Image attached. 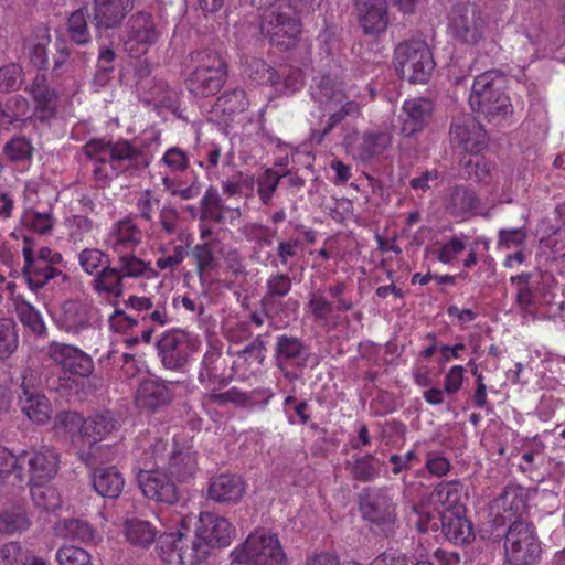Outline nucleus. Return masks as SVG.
Instances as JSON below:
<instances>
[{
  "mask_svg": "<svg viewBox=\"0 0 565 565\" xmlns=\"http://www.w3.org/2000/svg\"><path fill=\"white\" fill-rule=\"evenodd\" d=\"M502 507L509 515H497L493 520L497 525H504L509 520L510 525L505 531L504 554L509 565H536L542 555L541 542L532 523L521 519L525 509L523 489L520 487H507L500 495Z\"/></svg>",
  "mask_w": 565,
  "mask_h": 565,
  "instance_id": "f257e3e1",
  "label": "nucleus"
},
{
  "mask_svg": "<svg viewBox=\"0 0 565 565\" xmlns=\"http://www.w3.org/2000/svg\"><path fill=\"white\" fill-rule=\"evenodd\" d=\"M507 88L508 78L500 70L477 75L468 98L470 108L489 122L509 118L513 114V106Z\"/></svg>",
  "mask_w": 565,
  "mask_h": 565,
  "instance_id": "f03ea898",
  "label": "nucleus"
},
{
  "mask_svg": "<svg viewBox=\"0 0 565 565\" xmlns=\"http://www.w3.org/2000/svg\"><path fill=\"white\" fill-rule=\"evenodd\" d=\"M322 0H279L270 4L263 15V32L269 38L270 44L281 50L295 45L300 34V22L295 15L309 13L320 6Z\"/></svg>",
  "mask_w": 565,
  "mask_h": 565,
  "instance_id": "7ed1b4c3",
  "label": "nucleus"
},
{
  "mask_svg": "<svg viewBox=\"0 0 565 565\" xmlns=\"http://www.w3.org/2000/svg\"><path fill=\"white\" fill-rule=\"evenodd\" d=\"M84 151L87 157L98 163L111 162L114 170H120L128 177L139 174L149 166L146 153L125 139L115 142L92 139L84 146Z\"/></svg>",
  "mask_w": 565,
  "mask_h": 565,
  "instance_id": "20e7f679",
  "label": "nucleus"
},
{
  "mask_svg": "<svg viewBox=\"0 0 565 565\" xmlns=\"http://www.w3.org/2000/svg\"><path fill=\"white\" fill-rule=\"evenodd\" d=\"M193 70L186 78L189 92L196 97L214 96L226 82L227 65L224 58L210 50L191 54Z\"/></svg>",
  "mask_w": 565,
  "mask_h": 565,
  "instance_id": "39448f33",
  "label": "nucleus"
},
{
  "mask_svg": "<svg viewBox=\"0 0 565 565\" xmlns=\"http://www.w3.org/2000/svg\"><path fill=\"white\" fill-rule=\"evenodd\" d=\"M358 507L361 516L373 531L386 537L394 533L397 512L396 503L386 487H366L358 494Z\"/></svg>",
  "mask_w": 565,
  "mask_h": 565,
  "instance_id": "423d86ee",
  "label": "nucleus"
},
{
  "mask_svg": "<svg viewBox=\"0 0 565 565\" xmlns=\"http://www.w3.org/2000/svg\"><path fill=\"white\" fill-rule=\"evenodd\" d=\"M231 556L233 562L246 565H287V556L277 535L266 530L250 533Z\"/></svg>",
  "mask_w": 565,
  "mask_h": 565,
  "instance_id": "0eeeda50",
  "label": "nucleus"
},
{
  "mask_svg": "<svg viewBox=\"0 0 565 565\" xmlns=\"http://www.w3.org/2000/svg\"><path fill=\"white\" fill-rule=\"evenodd\" d=\"M396 71L409 83H427L435 61L427 43L423 40H409L399 43L394 52Z\"/></svg>",
  "mask_w": 565,
  "mask_h": 565,
  "instance_id": "6e6552de",
  "label": "nucleus"
},
{
  "mask_svg": "<svg viewBox=\"0 0 565 565\" xmlns=\"http://www.w3.org/2000/svg\"><path fill=\"white\" fill-rule=\"evenodd\" d=\"M311 355L310 345L301 337L281 333L275 339L273 348L275 365L290 383L301 377V372L308 366Z\"/></svg>",
  "mask_w": 565,
  "mask_h": 565,
  "instance_id": "1a4fd4ad",
  "label": "nucleus"
},
{
  "mask_svg": "<svg viewBox=\"0 0 565 565\" xmlns=\"http://www.w3.org/2000/svg\"><path fill=\"white\" fill-rule=\"evenodd\" d=\"M22 254L24 257L22 274L32 290L36 291L42 289L51 280L57 285L68 280L67 274L56 267L50 266L51 248L42 247L39 249L38 254L34 255L31 241L29 237H25Z\"/></svg>",
  "mask_w": 565,
  "mask_h": 565,
  "instance_id": "9d476101",
  "label": "nucleus"
},
{
  "mask_svg": "<svg viewBox=\"0 0 565 565\" xmlns=\"http://www.w3.org/2000/svg\"><path fill=\"white\" fill-rule=\"evenodd\" d=\"M448 30L461 43L476 45L483 38L488 22L480 9L472 3L452 6L448 15Z\"/></svg>",
  "mask_w": 565,
  "mask_h": 565,
  "instance_id": "9b49d317",
  "label": "nucleus"
},
{
  "mask_svg": "<svg viewBox=\"0 0 565 565\" xmlns=\"http://www.w3.org/2000/svg\"><path fill=\"white\" fill-rule=\"evenodd\" d=\"M234 379V370L223 354L220 341H210L198 371L199 383L210 392L214 387L222 390Z\"/></svg>",
  "mask_w": 565,
  "mask_h": 565,
  "instance_id": "f8f14e48",
  "label": "nucleus"
},
{
  "mask_svg": "<svg viewBox=\"0 0 565 565\" xmlns=\"http://www.w3.org/2000/svg\"><path fill=\"white\" fill-rule=\"evenodd\" d=\"M182 532H170L159 535L156 550L159 557L170 565L196 564L206 558V548L191 541Z\"/></svg>",
  "mask_w": 565,
  "mask_h": 565,
  "instance_id": "ddd939ff",
  "label": "nucleus"
},
{
  "mask_svg": "<svg viewBox=\"0 0 565 565\" xmlns=\"http://www.w3.org/2000/svg\"><path fill=\"white\" fill-rule=\"evenodd\" d=\"M160 38L153 15L146 11L132 14L127 24L124 49L131 57L146 54Z\"/></svg>",
  "mask_w": 565,
  "mask_h": 565,
  "instance_id": "4468645a",
  "label": "nucleus"
},
{
  "mask_svg": "<svg viewBox=\"0 0 565 565\" xmlns=\"http://www.w3.org/2000/svg\"><path fill=\"white\" fill-rule=\"evenodd\" d=\"M488 135L483 126L470 114L452 117L449 127V141L454 148L468 153H479L488 146Z\"/></svg>",
  "mask_w": 565,
  "mask_h": 565,
  "instance_id": "2eb2a0df",
  "label": "nucleus"
},
{
  "mask_svg": "<svg viewBox=\"0 0 565 565\" xmlns=\"http://www.w3.org/2000/svg\"><path fill=\"white\" fill-rule=\"evenodd\" d=\"M234 535L235 529L226 518L212 512H201L193 542L206 548L207 556L210 548L228 546Z\"/></svg>",
  "mask_w": 565,
  "mask_h": 565,
  "instance_id": "dca6fc26",
  "label": "nucleus"
},
{
  "mask_svg": "<svg viewBox=\"0 0 565 565\" xmlns=\"http://www.w3.org/2000/svg\"><path fill=\"white\" fill-rule=\"evenodd\" d=\"M36 377L32 370L22 374L21 395L19 404L22 413L38 425L46 424L52 415V405L49 398L39 392L35 385Z\"/></svg>",
  "mask_w": 565,
  "mask_h": 565,
  "instance_id": "f3484780",
  "label": "nucleus"
},
{
  "mask_svg": "<svg viewBox=\"0 0 565 565\" xmlns=\"http://www.w3.org/2000/svg\"><path fill=\"white\" fill-rule=\"evenodd\" d=\"M185 381L143 380L136 393L138 407L157 411L169 405L175 396L177 388H186Z\"/></svg>",
  "mask_w": 565,
  "mask_h": 565,
  "instance_id": "a211bd4d",
  "label": "nucleus"
},
{
  "mask_svg": "<svg viewBox=\"0 0 565 565\" xmlns=\"http://www.w3.org/2000/svg\"><path fill=\"white\" fill-rule=\"evenodd\" d=\"M137 481L148 499L167 505H173L180 499L175 483L161 470L141 469L137 473Z\"/></svg>",
  "mask_w": 565,
  "mask_h": 565,
  "instance_id": "6ab92c4d",
  "label": "nucleus"
},
{
  "mask_svg": "<svg viewBox=\"0 0 565 565\" xmlns=\"http://www.w3.org/2000/svg\"><path fill=\"white\" fill-rule=\"evenodd\" d=\"M29 467V483L49 482L58 471L60 455L50 446H41L21 452V466Z\"/></svg>",
  "mask_w": 565,
  "mask_h": 565,
  "instance_id": "aec40b11",
  "label": "nucleus"
},
{
  "mask_svg": "<svg viewBox=\"0 0 565 565\" xmlns=\"http://www.w3.org/2000/svg\"><path fill=\"white\" fill-rule=\"evenodd\" d=\"M134 6V0H93L89 19L95 31L119 28Z\"/></svg>",
  "mask_w": 565,
  "mask_h": 565,
  "instance_id": "412c9836",
  "label": "nucleus"
},
{
  "mask_svg": "<svg viewBox=\"0 0 565 565\" xmlns=\"http://www.w3.org/2000/svg\"><path fill=\"white\" fill-rule=\"evenodd\" d=\"M358 22L366 35L384 33L390 23L387 0H354Z\"/></svg>",
  "mask_w": 565,
  "mask_h": 565,
  "instance_id": "4be33fe9",
  "label": "nucleus"
},
{
  "mask_svg": "<svg viewBox=\"0 0 565 565\" xmlns=\"http://www.w3.org/2000/svg\"><path fill=\"white\" fill-rule=\"evenodd\" d=\"M49 354L65 372L71 374L86 377L94 371L92 358L74 345L52 342L49 347Z\"/></svg>",
  "mask_w": 565,
  "mask_h": 565,
  "instance_id": "5701e85b",
  "label": "nucleus"
},
{
  "mask_svg": "<svg viewBox=\"0 0 565 565\" xmlns=\"http://www.w3.org/2000/svg\"><path fill=\"white\" fill-rule=\"evenodd\" d=\"M157 349L164 367L182 369L189 361V342L182 331H168L157 342Z\"/></svg>",
  "mask_w": 565,
  "mask_h": 565,
  "instance_id": "b1692460",
  "label": "nucleus"
},
{
  "mask_svg": "<svg viewBox=\"0 0 565 565\" xmlns=\"http://www.w3.org/2000/svg\"><path fill=\"white\" fill-rule=\"evenodd\" d=\"M142 242V232L130 217L116 222L105 241L108 248L120 255L134 252Z\"/></svg>",
  "mask_w": 565,
  "mask_h": 565,
  "instance_id": "393cba45",
  "label": "nucleus"
},
{
  "mask_svg": "<svg viewBox=\"0 0 565 565\" xmlns=\"http://www.w3.org/2000/svg\"><path fill=\"white\" fill-rule=\"evenodd\" d=\"M245 493V483L237 475L221 473L211 478L207 499L222 504L238 502Z\"/></svg>",
  "mask_w": 565,
  "mask_h": 565,
  "instance_id": "a878e982",
  "label": "nucleus"
},
{
  "mask_svg": "<svg viewBox=\"0 0 565 565\" xmlns=\"http://www.w3.org/2000/svg\"><path fill=\"white\" fill-rule=\"evenodd\" d=\"M433 103L428 98L408 99L403 105V124L401 131L405 137L423 130L433 114Z\"/></svg>",
  "mask_w": 565,
  "mask_h": 565,
  "instance_id": "bb28decb",
  "label": "nucleus"
},
{
  "mask_svg": "<svg viewBox=\"0 0 565 565\" xmlns=\"http://www.w3.org/2000/svg\"><path fill=\"white\" fill-rule=\"evenodd\" d=\"M392 145V135L387 130L365 131L352 148V156L366 162L383 154Z\"/></svg>",
  "mask_w": 565,
  "mask_h": 565,
  "instance_id": "cd10ccee",
  "label": "nucleus"
},
{
  "mask_svg": "<svg viewBox=\"0 0 565 565\" xmlns=\"http://www.w3.org/2000/svg\"><path fill=\"white\" fill-rule=\"evenodd\" d=\"M478 205L479 198L476 192L463 184L449 188L444 200L446 212L454 217L466 218Z\"/></svg>",
  "mask_w": 565,
  "mask_h": 565,
  "instance_id": "c85d7f7f",
  "label": "nucleus"
},
{
  "mask_svg": "<svg viewBox=\"0 0 565 565\" xmlns=\"http://www.w3.org/2000/svg\"><path fill=\"white\" fill-rule=\"evenodd\" d=\"M92 307L79 300H66L61 306L57 324L67 332H79L90 326Z\"/></svg>",
  "mask_w": 565,
  "mask_h": 565,
  "instance_id": "c756f323",
  "label": "nucleus"
},
{
  "mask_svg": "<svg viewBox=\"0 0 565 565\" xmlns=\"http://www.w3.org/2000/svg\"><path fill=\"white\" fill-rule=\"evenodd\" d=\"M441 531L455 544H467L475 537L472 523L466 518V513L441 512Z\"/></svg>",
  "mask_w": 565,
  "mask_h": 565,
  "instance_id": "7c9ffc66",
  "label": "nucleus"
},
{
  "mask_svg": "<svg viewBox=\"0 0 565 565\" xmlns=\"http://www.w3.org/2000/svg\"><path fill=\"white\" fill-rule=\"evenodd\" d=\"M463 486L458 480L438 483L431 494L430 502L444 507L441 512H459L466 513L462 503Z\"/></svg>",
  "mask_w": 565,
  "mask_h": 565,
  "instance_id": "2f4dec72",
  "label": "nucleus"
},
{
  "mask_svg": "<svg viewBox=\"0 0 565 565\" xmlns=\"http://www.w3.org/2000/svg\"><path fill=\"white\" fill-rule=\"evenodd\" d=\"M249 99L243 88L236 87L225 90L217 97L213 106V113L220 114L225 122L232 121L235 116L246 111Z\"/></svg>",
  "mask_w": 565,
  "mask_h": 565,
  "instance_id": "473e14b6",
  "label": "nucleus"
},
{
  "mask_svg": "<svg viewBox=\"0 0 565 565\" xmlns=\"http://www.w3.org/2000/svg\"><path fill=\"white\" fill-rule=\"evenodd\" d=\"M92 481L96 492L108 499H117L125 487V479L116 467L96 468Z\"/></svg>",
  "mask_w": 565,
  "mask_h": 565,
  "instance_id": "72a5a7b5",
  "label": "nucleus"
},
{
  "mask_svg": "<svg viewBox=\"0 0 565 565\" xmlns=\"http://www.w3.org/2000/svg\"><path fill=\"white\" fill-rule=\"evenodd\" d=\"M167 469L171 476L181 481L192 478L198 470L196 452L191 448L173 450Z\"/></svg>",
  "mask_w": 565,
  "mask_h": 565,
  "instance_id": "f704fd0d",
  "label": "nucleus"
},
{
  "mask_svg": "<svg viewBox=\"0 0 565 565\" xmlns=\"http://www.w3.org/2000/svg\"><path fill=\"white\" fill-rule=\"evenodd\" d=\"M259 303L262 309L265 310L270 326L276 328L280 324H287L298 309V301L291 298L260 299Z\"/></svg>",
  "mask_w": 565,
  "mask_h": 565,
  "instance_id": "c9c22d12",
  "label": "nucleus"
},
{
  "mask_svg": "<svg viewBox=\"0 0 565 565\" xmlns=\"http://www.w3.org/2000/svg\"><path fill=\"white\" fill-rule=\"evenodd\" d=\"M90 12L87 7H82L73 11L66 22V34L70 41L78 46L87 45L92 42V34L88 28Z\"/></svg>",
  "mask_w": 565,
  "mask_h": 565,
  "instance_id": "e433bc0d",
  "label": "nucleus"
},
{
  "mask_svg": "<svg viewBox=\"0 0 565 565\" xmlns=\"http://www.w3.org/2000/svg\"><path fill=\"white\" fill-rule=\"evenodd\" d=\"M118 422L110 412H103L84 419L83 437L96 443L117 429Z\"/></svg>",
  "mask_w": 565,
  "mask_h": 565,
  "instance_id": "4c0bfd02",
  "label": "nucleus"
},
{
  "mask_svg": "<svg viewBox=\"0 0 565 565\" xmlns=\"http://www.w3.org/2000/svg\"><path fill=\"white\" fill-rule=\"evenodd\" d=\"M375 457L371 454L355 457L353 460L345 461V470L353 480L369 483L376 480L380 475V468L375 465Z\"/></svg>",
  "mask_w": 565,
  "mask_h": 565,
  "instance_id": "58836bf2",
  "label": "nucleus"
},
{
  "mask_svg": "<svg viewBox=\"0 0 565 565\" xmlns=\"http://www.w3.org/2000/svg\"><path fill=\"white\" fill-rule=\"evenodd\" d=\"M124 276L118 267L108 265L100 269L93 280V289L98 294H107L114 297H120L124 292Z\"/></svg>",
  "mask_w": 565,
  "mask_h": 565,
  "instance_id": "ea45409f",
  "label": "nucleus"
},
{
  "mask_svg": "<svg viewBox=\"0 0 565 565\" xmlns=\"http://www.w3.org/2000/svg\"><path fill=\"white\" fill-rule=\"evenodd\" d=\"M32 522L22 507H15L0 512V534L13 535L22 533L31 526Z\"/></svg>",
  "mask_w": 565,
  "mask_h": 565,
  "instance_id": "a19ab883",
  "label": "nucleus"
},
{
  "mask_svg": "<svg viewBox=\"0 0 565 565\" xmlns=\"http://www.w3.org/2000/svg\"><path fill=\"white\" fill-rule=\"evenodd\" d=\"M47 482H33L30 484V494L35 508L52 512L61 507V497L55 488Z\"/></svg>",
  "mask_w": 565,
  "mask_h": 565,
  "instance_id": "79ce46f5",
  "label": "nucleus"
},
{
  "mask_svg": "<svg viewBox=\"0 0 565 565\" xmlns=\"http://www.w3.org/2000/svg\"><path fill=\"white\" fill-rule=\"evenodd\" d=\"M312 97L327 110H333L347 99L342 89L338 88L330 77L320 79L312 92Z\"/></svg>",
  "mask_w": 565,
  "mask_h": 565,
  "instance_id": "37998d69",
  "label": "nucleus"
},
{
  "mask_svg": "<svg viewBox=\"0 0 565 565\" xmlns=\"http://www.w3.org/2000/svg\"><path fill=\"white\" fill-rule=\"evenodd\" d=\"M126 537L135 545L147 547L154 542L158 531L148 521L131 519L126 521Z\"/></svg>",
  "mask_w": 565,
  "mask_h": 565,
  "instance_id": "c03bdc74",
  "label": "nucleus"
},
{
  "mask_svg": "<svg viewBox=\"0 0 565 565\" xmlns=\"http://www.w3.org/2000/svg\"><path fill=\"white\" fill-rule=\"evenodd\" d=\"M53 430L58 436L72 437L84 430V418L76 412L63 411L55 415Z\"/></svg>",
  "mask_w": 565,
  "mask_h": 565,
  "instance_id": "a18cd8bd",
  "label": "nucleus"
},
{
  "mask_svg": "<svg viewBox=\"0 0 565 565\" xmlns=\"http://www.w3.org/2000/svg\"><path fill=\"white\" fill-rule=\"evenodd\" d=\"M462 170L467 179L488 184L492 180L494 163L484 157L477 159L469 158L468 160L462 161Z\"/></svg>",
  "mask_w": 565,
  "mask_h": 565,
  "instance_id": "49530a36",
  "label": "nucleus"
},
{
  "mask_svg": "<svg viewBox=\"0 0 565 565\" xmlns=\"http://www.w3.org/2000/svg\"><path fill=\"white\" fill-rule=\"evenodd\" d=\"M246 72L252 81L259 85H278L280 75L278 71L259 58H252L247 65Z\"/></svg>",
  "mask_w": 565,
  "mask_h": 565,
  "instance_id": "de8ad7c7",
  "label": "nucleus"
},
{
  "mask_svg": "<svg viewBox=\"0 0 565 565\" xmlns=\"http://www.w3.org/2000/svg\"><path fill=\"white\" fill-rule=\"evenodd\" d=\"M19 344L17 323L12 318L0 317V360L12 355Z\"/></svg>",
  "mask_w": 565,
  "mask_h": 565,
  "instance_id": "09e8293b",
  "label": "nucleus"
},
{
  "mask_svg": "<svg viewBox=\"0 0 565 565\" xmlns=\"http://www.w3.org/2000/svg\"><path fill=\"white\" fill-rule=\"evenodd\" d=\"M78 262L82 269L94 278L100 271L110 265V259L107 254L98 248H85L78 254Z\"/></svg>",
  "mask_w": 565,
  "mask_h": 565,
  "instance_id": "8fccbe9b",
  "label": "nucleus"
},
{
  "mask_svg": "<svg viewBox=\"0 0 565 565\" xmlns=\"http://www.w3.org/2000/svg\"><path fill=\"white\" fill-rule=\"evenodd\" d=\"M292 288V278L287 273H276L270 275L265 285V292L262 299H282L286 298Z\"/></svg>",
  "mask_w": 565,
  "mask_h": 565,
  "instance_id": "3c124183",
  "label": "nucleus"
},
{
  "mask_svg": "<svg viewBox=\"0 0 565 565\" xmlns=\"http://www.w3.org/2000/svg\"><path fill=\"white\" fill-rule=\"evenodd\" d=\"M306 307L313 321L324 323L328 322L330 315L335 310L334 303L328 300L320 290L309 294Z\"/></svg>",
  "mask_w": 565,
  "mask_h": 565,
  "instance_id": "603ef678",
  "label": "nucleus"
},
{
  "mask_svg": "<svg viewBox=\"0 0 565 565\" xmlns=\"http://www.w3.org/2000/svg\"><path fill=\"white\" fill-rule=\"evenodd\" d=\"M71 54L72 51L65 43L62 42L56 45V53L53 55V66L50 72L52 81L57 82L71 76L73 72Z\"/></svg>",
  "mask_w": 565,
  "mask_h": 565,
  "instance_id": "864d4df0",
  "label": "nucleus"
},
{
  "mask_svg": "<svg viewBox=\"0 0 565 565\" xmlns=\"http://www.w3.org/2000/svg\"><path fill=\"white\" fill-rule=\"evenodd\" d=\"M284 177L285 174H280L274 169L268 168L257 178V194L263 204L268 205L271 202L278 184Z\"/></svg>",
  "mask_w": 565,
  "mask_h": 565,
  "instance_id": "5fc2aeb1",
  "label": "nucleus"
},
{
  "mask_svg": "<svg viewBox=\"0 0 565 565\" xmlns=\"http://www.w3.org/2000/svg\"><path fill=\"white\" fill-rule=\"evenodd\" d=\"M134 252L125 253L118 255V269L120 270L124 278L131 277L137 278L140 277L148 271H153L149 263L143 262L132 254Z\"/></svg>",
  "mask_w": 565,
  "mask_h": 565,
  "instance_id": "6e6d98bb",
  "label": "nucleus"
},
{
  "mask_svg": "<svg viewBox=\"0 0 565 565\" xmlns=\"http://www.w3.org/2000/svg\"><path fill=\"white\" fill-rule=\"evenodd\" d=\"M302 249L303 244L299 237L280 241L276 252L277 258L281 266L291 269L294 260L300 256Z\"/></svg>",
  "mask_w": 565,
  "mask_h": 565,
  "instance_id": "4d7b16f0",
  "label": "nucleus"
},
{
  "mask_svg": "<svg viewBox=\"0 0 565 565\" xmlns=\"http://www.w3.org/2000/svg\"><path fill=\"white\" fill-rule=\"evenodd\" d=\"M32 150L33 147L25 137L12 138L3 148L4 154L12 162L29 160L32 157Z\"/></svg>",
  "mask_w": 565,
  "mask_h": 565,
  "instance_id": "13d9d810",
  "label": "nucleus"
},
{
  "mask_svg": "<svg viewBox=\"0 0 565 565\" xmlns=\"http://www.w3.org/2000/svg\"><path fill=\"white\" fill-rule=\"evenodd\" d=\"M23 71L19 64L10 63L0 67V92L9 93L20 88Z\"/></svg>",
  "mask_w": 565,
  "mask_h": 565,
  "instance_id": "bf43d9fd",
  "label": "nucleus"
},
{
  "mask_svg": "<svg viewBox=\"0 0 565 565\" xmlns=\"http://www.w3.org/2000/svg\"><path fill=\"white\" fill-rule=\"evenodd\" d=\"M18 313L21 322L36 335H44L46 327L41 313L33 306L24 303L19 307Z\"/></svg>",
  "mask_w": 565,
  "mask_h": 565,
  "instance_id": "052dcab7",
  "label": "nucleus"
},
{
  "mask_svg": "<svg viewBox=\"0 0 565 565\" xmlns=\"http://www.w3.org/2000/svg\"><path fill=\"white\" fill-rule=\"evenodd\" d=\"M215 387L206 393L209 402L217 404L218 406H225L230 403L236 405H244L249 399L248 395L237 387H232L226 392H218Z\"/></svg>",
  "mask_w": 565,
  "mask_h": 565,
  "instance_id": "680f3d73",
  "label": "nucleus"
},
{
  "mask_svg": "<svg viewBox=\"0 0 565 565\" xmlns=\"http://www.w3.org/2000/svg\"><path fill=\"white\" fill-rule=\"evenodd\" d=\"M56 559L60 565H93L90 555L73 545L61 547L56 553Z\"/></svg>",
  "mask_w": 565,
  "mask_h": 565,
  "instance_id": "e2e57ef3",
  "label": "nucleus"
},
{
  "mask_svg": "<svg viewBox=\"0 0 565 565\" xmlns=\"http://www.w3.org/2000/svg\"><path fill=\"white\" fill-rule=\"evenodd\" d=\"M65 535L82 542H92L95 536L93 526L79 519H70L64 522Z\"/></svg>",
  "mask_w": 565,
  "mask_h": 565,
  "instance_id": "0e129e2a",
  "label": "nucleus"
},
{
  "mask_svg": "<svg viewBox=\"0 0 565 565\" xmlns=\"http://www.w3.org/2000/svg\"><path fill=\"white\" fill-rule=\"evenodd\" d=\"M416 514L415 527L420 533H436L441 524V511H429L425 509H414Z\"/></svg>",
  "mask_w": 565,
  "mask_h": 565,
  "instance_id": "69168bd1",
  "label": "nucleus"
},
{
  "mask_svg": "<svg viewBox=\"0 0 565 565\" xmlns=\"http://www.w3.org/2000/svg\"><path fill=\"white\" fill-rule=\"evenodd\" d=\"M278 74L282 78L284 93H295L303 86V74L300 68L282 66Z\"/></svg>",
  "mask_w": 565,
  "mask_h": 565,
  "instance_id": "338daca9",
  "label": "nucleus"
},
{
  "mask_svg": "<svg viewBox=\"0 0 565 565\" xmlns=\"http://www.w3.org/2000/svg\"><path fill=\"white\" fill-rule=\"evenodd\" d=\"M28 552L18 542H9L0 550V558L4 565H23Z\"/></svg>",
  "mask_w": 565,
  "mask_h": 565,
  "instance_id": "774afa93",
  "label": "nucleus"
}]
</instances>
